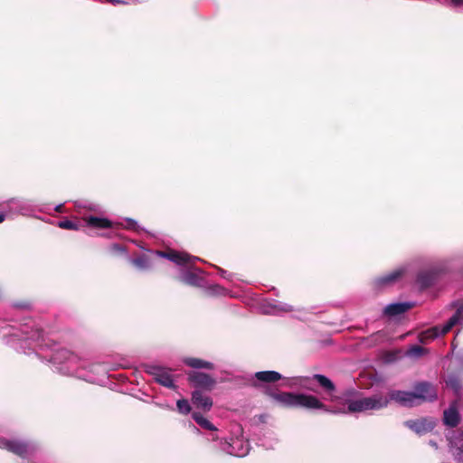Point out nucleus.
<instances>
[{
	"label": "nucleus",
	"mask_w": 463,
	"mask_h": 463,
	"mask_svg": "<svg viewBox=\"0 0 463 463\" xmlns=\"http://www.w3.org/2000/svg\"><path fill=\"white\" fill-rule=\"evenodd\" d=\"M437 398L435 387L429 383H419L414 386L413 392L392 391L388 397L405 407L417 406L424 402H430Z\"/></svg>",
	"instance_id": "nucleus-1"
},
{
	"label": "nucleus",
	"mask_w": 463,
	"mask_h": 463,
	"mask_svg": "<svg viewBox=\"0 0 463 463\" xmlns=\"http://www.w3.org/2000/svg\"><path fill=\"white\" fill-rule=\"evenodd\" d=\"M388 404V397L381 394L358 399H345V405L341 408H335L332 413H357L377 411L387 407Z\"/></svg>",
	"instance_id": "nucleus-2"
},
{
	"label": "nucleus",
	"mask_w": 463,
	"mask_h": 463,
	"mask_svg": "<svg viewBox=\"0 0 463 463\" xmlns=\"http://www.w3.org/2000/svg\"><path fill=\"white\" fill-rule=\"evenodd\" d=\"M51 362L56 365L57 370L67 375H75L88 382L94 383L96 378L79 371V357L67 349L61 348L53 352L51 356Z\"/></svg>",
	"instance_id": "nucleus-3"
},
{
	"label": "nucleus",
	"mask_w": 463,
	"mask_h": 463,
	"mask_svg": "<svg viewBox=\"0 0 463 463\" xmlns=\"http://www.w3.org/2000/svg\"><path fill=\"white\" fill-rule=\"evenodd\" d=\"M463 321V306L459 307L456 313L442 326H433L419 334L418 339L421 344H427L437 337L447 334L450 329Z\"/></svg>",
	"instance_id": "nucleus-4"
},
{
	"label": "nucleus",
	"mask_w": 463,
	"mask_h": 463,
	"mask_svg": "<svg viewBox=\"0 0 463 463\" xmlns=\"http://www.w3.org/2000/svg\"><path fill=\"white\" fill-rule=\"evenodd\" d=\"M219 448L223 452L234 457H245L250 451V444L242 437L232 438L230 440H220Z\"/></svg>",
	"instance_id": "nucleus-5"
},
{
	"label": "nucleus",
	"mask_w": 463,
	"mask_h": 463,
	"mask_svg": "<svg viewBox=\"0 0 463 463\" xmlns=\"http://www.w3.org/2000/svg\"><path fill=\"white\" fill-rule=\"evenodd\" d=\"M147 373L151 374L155 381L161 385L170 389H175V384L170 369L158 365H150L147 367Z\"/></svg>",
	"instance_id": "nucleus-6"
},
{
	"label": "nucleus",
	"mask_w": 463,
	"mask_h": 463,
	"mask_svg": "<svg viewBox=\"0 0 463 463\" xmlns=\"http://www.w3.org/2000/svg\"><path fill=\"white\" fill-rule=\"evenodd\" d=\"M295 407H301L308 410H322L331 413L334 410L329 409L316 396L305 393H297Z\"/></svg>",
	"instance_id": "nucleus-7"
},
{
	"label": "nucleus",
	"mask_w": 463,
	"mask_h": 463,
	"mask_svg": "<svg viewBox=\"0 0 463 463\" xmlns=\"http://www.w3.org/2000/svg\"><path fill=\"white\" fill-rule=\"evenodd\" d=\"M404 425L419 435L426 434L431 431L436 426V420L433 418L426 417L418 420H410L404 422Z\"/></svg>",
	"instance_id": "nucleus-8"
},
{
	"label": "nucleus",
	"mask_w": 463,
	"mask_h": 463,
	"mask_svg": "<svg viewBox=\"0 0 463 463\" xmlns=\"http://www.w3.org/2000/svg\"><path fill=\"white\" fill-rule=\"evenodd\" d=\"M154 253L159 257L165 258L180 266L187 265L188 267H191L192 262H194L195 260H200L199 258L191 256L185 252H179V251L164 252V251L156 250Z\"/></svg>",
	"instance_id": "nucleus-9"
},
{
	"label": "nucleus",
	"mask_w": 463,
	"mask_h": 463,
	"mask_svg": "<svg viewBox=\"0 0 463 463\" xmlns=\"http://www.w3.org/2000/svg\"><path fill=\"white\" fill-rule=\"evenodd\" d=\"M190 383L196 388L212 390L215 384V380L206 373L193 372L188 375Z\"/></svg>",
	"instance_id": "nucleus-10"
},
{
	"label": "nucleus",
	"mask_w": 463,
	"mask_h": 463,
	"mask_svg": "<svg viewBox=\"0 0 463 463\" xmlns=\"http://www.w3.org/2000/svg\"><path fill=\"white\" fill-rule=\"evenodd\" d=\"M0 448L24 458L29 450L28 444L18 440L0 439Z\"/></svg>",
	"instance_id": "nucleus-11"
},
{
	"label": "nucleus",
	"mask_w": 463,
	"mask_h": 463,
	"mask_svg": "<svg viewBox=\"0 0 463 463\" xmlns=\"http://www.w3.org/2000/svg\"><path fill=\"white\" fill-rule=\"evenodd\" d=\"M449 452L454 460L463 463V432L449 439Z\"/></svg>",
	"instance_id": "nucleus-12"
},
{
	"label": "nucleus",
	"mask_w": 463,
	"mask_h": 463,
	"mask_svg": "<svg viewBox=\"0 0 463 463\" xmlns=\"http://www.w3.org/2000/svg\"><path fill=\"white\" fill-rule=\"evenodd\" d=\"M405 269L404 267H401L386 275L377 278L374 282L375 286L382 288L394 283L405 272Z\"/></svg>",
	"instance_id": "nucleus-13"
},
{
	"label": "nucleus",
	"mask_w": 463,
	"mask_h": 463,
	"mask_svg": "<svg viewBox=\"0 0 463 463\" xmlns=\"http://www.w3.org/2000/svg\"><path fill=\"white\" fill-rule=\"evenodd\" d=\"M312 378L316 380L318 384L327 392L329 398H325L326 400L333 402H336L337 398L334 395L335 386L329 378L323 374H314Z\"/></svg>",
	"instance_id": "nucleus-14"
},
{
	"label": "nucleus",
	"mask_w": 463,
	"mask_h": 463,
	"mask_svg": "<svg viewBox=\"0 0 463 463\" xmlns=\"http://www.w3.org/2000/svg\"><path fill=\"white\" fill-rule=\"evenodd\" d=\"M192 402L197 408H200L205 411H210L213 406V401L210 396L203 393L200 390H195L193 392Z\"/></svg>",
	"instance_id": "nucleus-15"
},
{
	"label": "nucleus",
	"mask_w": 463,
	"mask_h": 463,
	"mask_svg": "<svg viewBox=\"0 0 463 463\" xmlns=\"http://www.w3.org/2000/svg\"><path fill=\"white\" fill-rule=\"evenodd\" d=\"M270 397L284 407H295L297 393L293 392H271Z\"/></svg>",
	"instance_id": "nucleus-16"
},
{
	"label": "nucleus",
	"mask_w": 463,
	"mask_h": 463,
	"mask_svg": "<svg viewBox=\"0 0 463 463\" xmlns=\"http://www.w3.org/2000/svg\"><path fill=\"white\" fill-rule=\"evenodd\" d=\"M413 307L411 302L392 303L384 307L383 313L388 317L401 315Z\"/></svg>",
	"instance_id": "nucleus-17"
},
{
	"label": "nucleus",
	"mask_w": 463,
	"mask_h": 463,
	"mask_svg": "<svg viewBox=\"0 0 463 463\" xmlns=\"http://www.w3.org/2000/svg\"><path fill=\"white\" fill-rule=\"evenodd\" d=\"M444 423L449 427H456L459 422V413L458 411L456 403H452L447 410L444 411L443 417Z\"/></svg>",
	"instance_id": "nucleus-18"
},
{
	"label": "nucleus",
	"mask_w": 463,
	"mask_h": 463,
	"mask_svg": "<svg viewBox=\"0 0 463 463\" xmlns=\"http://www.w3.org/2000/svg\"><path fill=\"white\" fill-rule=\"evenodd\" d=\"M257 380L265 383H275L282 378V375L276 371H262L255 373Z\"/></svg>",
	"instance_id": "nucleus-19"
},
{
	"label": "nucleus",
	"mask_w": 463,
	"mask_h": 463,
	"mask_svg": "<svg viewBox=\"0 0 463 463\" xmlns=\"http://www.w3.org/2000/svg\"><path fill=\"white\" fill-rule=\"evenodd\" d=\"M179 279L182 282L188 285L200 286L201 284V278L197 275V273L188 269L182 270Z\"/></svg>",
	"instance_id": "nucleus-20"
},
{
	"label": "nucleus",
	"mask_w": 463,
	"mask_h": 463,
	"mask_svg": "<svg viewBox=\"0 0 463 463\" xmlns=\"http://www.w3.org/2000/svg\"><path fill=\"white\" fill-rule=\"evenodd\" d=\"M86 223L88 226L93 228H110L112 226V222L107 218H99L95 216H90L85 218Z\"/></svg>",
	"instance_id": "nucleus-21"
},
{
	"label": "nucleus",
	"mask_w": 463,
	"mask_h": 463,
	"mask_svg": "<svg viewBox=\"0 0 463 463\" xmlns=\"http://www.w3.org/2000/svg\"><path fill=\"white\" fill-rule=\"evenodd\" d=\"M185 364L193 368H206L213 369V364L210 362L203 361L198 358H186L184 360Z\"/></svg>",
	"instance_id": "nucleus-22"
},
{
	"label": "nucleus",
	"mask_w": 463,
	"mask_h": 463,
	"mask_svg": "<svg viewBox=\"0 0 463 463\" xmlns=\"http://www.w3.org/2000/svg\"><path fill=\"white\" fill-rule=\"evenodd\" d=\"M309 377H294L291 378L288 383H287V386L288 387H295V386H300L305 389L313 391V388L309 385Z\"/></svg>",
	"instance_id": "nucleus-23"
},
{
	"label": "nucleus",
	"mask_w": 463,
	"mask_h": 463,
	"mask_svg": "<svg viewBox=\"0 0 463 463\" xmlns=\"http://www.w3.org/2000/svg\"><path fill=\"white\" fill-rule=\"evenodd\" d=\"M23 333L24 335V340H32L34 342H38L43 338L42 330L39 328L33 329L31 328V331L28 330V326H26L24 329H23Z\"/></svg>",
	"instance_id": "nucleus-24"
},
{
	"label": "nucleus",
	"mask_w": 463,
	"mask_h": 463,
	"mask_svg": "<svg viewBox=\"0 0 463 463\" xmlns=\"http://www.w3.org/2000/svg\"><path fill=\"white\" fill-rule=\"evenodd\" d=\"M193 419L196 421V423L198 425H200L202 428H203L205 430H213V431H215L217 430L213 423H211L206 418H204L199 412H194Z\"/></svg>",
	"instance_id": "nucleus-25"
},
{
	"label": "nucleus",
	"mask_w": 463,
	"mask_h": 463,
	"mask_svg": "<svg viewBox=\"0 0 463 463\" xmlns=\"http://www.w3.org/2000/svg\"><path fill=\"white\" fill-rule=\"evenodd\" d=\"M288 305L281 304H270L267 307H263V312L266 314H277L279 311H289Z\"/></svg>",
	"instance_id": "nucleus-26"
},
{
	"label": "nucleus",
	"mask_w": 463,
	"mask_h": 463,
	"mask_svg": "<svg viewBox=\"0 0 463 463\" xmlns=\"http://www.w3.org/2000/svg\"><path fill=\"white\" fill-rule=\"evenodd\" d=\"M132 263L141 270L147 269L150 267L149 260L145 255H142L137 259L132 260Z\"/></svg>",
	"instance_id": "nucleus-27"
},
{
	"label": "nucleus",
	"mask_w": 463,
	"mask_h": 463,
	"mask_svg": "<svg viewBox=\"0 0 463 463\" xmlns=\"http://www.w3.org/2000/svg\"><path fill=\"white\" fill-rule=\"evenodd\" d=\"M426 353V350L419 345H412L406 351L409 357H420Z\"/></svg>",
	"instance_id": "nucleus-28"
},
{
	"label": "nucleus",
	"mask_w": 463,
	"mask_h": 463,
	"mask_svg": "<svg viewBox=\"0 0 463 463\" xmlns=\"http://www.w3.org/2000/svg\"><path fill=\"white\" fill-rule=\"evenodd\" d=\"M178 411L182 414H188L191 411V406L187 400H178L176 402Z\"/></svg>",
	"instance_id": "nucleus-29"
},
{
	"label": "nucleus",
	"mask_w": 463,
	"mask_h": 463,
	"mask_svg": "<svg viewBox=\"0 0 463 463\" xmlns=\"http://www.w3.org/2000/svg\"><path fill=\"white\" fill-rule=\"evenodd\" d=\"M447 386L450 387L455 392H458L460 388L459 380L455 376H449L446 381Z\"/></svg>",
	"instance_id": "nucleus-30"
},
{
	"label": "nucleus",
	"mask_w": 463,
	"mask_h": 463,
	"mask_svg": "<svg viewBox=\"0 0 463 463\" xmlns=\"http://www.w3.org/2000/svg\"><path fill=\"white\" fill-rule=\"evenodd\" d=\"M58 226L61 229H67V230H77L78 225L72 221L70 220H63L59 222Z\"/></svg>",
	"instance_id": "nucleus-31"
},
{
	"label": "nucleus",
	"mask_w": 463,
	"mask_h": 463,
	"mask_svg": "<svg viewBox=\"0 0 463 463\" xmlns=\"http://www.w3.org/2000/svg\"><path fill=\"white\" fill-rule=\"evenodd\" d=\"M127 222V228L128 229H132V230H137V223L136 221L132 220V219H127L126 220Z\"/></svg>",
	"instance_id": "nucleus-32"
},
{
	"label": "nucleus",
	"mask_w": 463,
	"mask_h": 463,
	"mask_svg": "<svg viewBox=\"0 0 463 463\" xmlns=\"http://www.w3.org/2000/svg\"><path fill=\"white\" fill-rule=\"evenodd\" d=\"M449 5L455 8H463V0H450Z\"/></svg>",
	"instance_id": "nucleus-33"
},
{
	"label": "nucleus",
	"mask_w": 463,
	"mask_h": 463,
	"mask_svg": "<svg viewBox=\"0 0 463 463\" xmlns=\"http://www.w3.org/2000/svg\"><path fill=\"white\" fill-rule=\"evenodd\" d=\"M100 370L102 371L103 373H105V369H103L101 365H99V364H97V365L93 364V365L90 366V371L91 372L92 371L93 372L96 371V372L99 373Z\"/></svg>",
	"instance_id": "nucleus-34"
},
{
	"label": "nucleus",
	"mask_w": 463,
	"mask_h": 463,
	"mask_svg": "<svg viewBox=\"0 0 463 463\" xmlns=\"http://www.w3.org/2000/svg\"><path fill=\"white\" fill-rule=\"evenodd\" d=\"M107 2H109L113 5H118V4H128V2L122 1V0H106Z\"/></svg>",
	"instance_id": "nucleus-35"
},
{
	"label": "nucleus",
	"mask_w": 463,
	"mask_h": 463,
	"mask_svg": "<svg viewBox=\"0 0 463 463\" xmlns=\"http://www.w3.org/2000/svg\"><path fill=\"white\" fill-rule=\"evenodd\" d=\"M213 290L215 293L220 294L222 291H223V288L219 286H214Z\"/></svg>",
	"instance_id": "nucleus-36"
},
{
	"label": "nucleus",
	"mask_w": 463,
	"mask_h": 463,
	"mask_svg": "<svg viewBox=\"0 0 463 463\" xmlns=\"http://www.w3.org/2000/svg\"><path fill=\"white\" fill-rule=\"evenodd\" d=\"M62 207H63V205H62V204H58V205H56V207H55V211H56V212H61V209H62Z\"/></svg>",
	"instance_id": "nucleus-37"
},
{
	"label": "nucleus",
	"mask_w": 463,
	"mask_h": 463,
	"mask_svg": "<svg viewBox=\"0 0 463 463\" xmlns=\"http://www.w3.org/2000/svg\"><path fill=\"white\" fill-rule=\"evenodd\" d=\"M5 220V214L0 213V223L3 222Z\"/></svg>",
	"instance_id": "nucleus-38"
},
{
	"label": "nucleus",
	"mask_w": 463,
	"mask_h": 463,
	"mask_svg": "<svg viewBox=\"0 0 463 463\" xmlns=\"http://www.w3.org/2000/svg\"><path fill=\"white\" fill-rule=\"evenodd\" d=\"M430 445L432 446L435 449H438L437 443L435 441H433V440H430Z\"/></svg>",
	"instance_id": "nucleus-39"
},
{
	"label": "nucleus",
	"mask_w": 463,
	"mask_h": 463,
	"mask_svg": "<svg viewBox=\"0 0 463 463\" xmlns=\"http://www.w3.org/2000/svg\"><path fill=\"white\" fill-rule=\"evenodd\" d=\"M211 439H212L213 441H216V440H217V437H216V435H215V434H212V438H211Z\"/></svg>",
	"instance_id": "nucleus-40"
},
{
	"label": "nucleus",
	"mask_w": 463,
	"mask_h": 463,
	"mask_svg": "<svg viewBox=\"0 0 463 463\" xmlns=\"http://www.w3.org/2000/svg\"><path fill=\"white\" fill-rule=\"evenodd\" d=\"M114 248H115V249H118V250H122V249H121L119 246H118V245H114Z\"/></svg>",
	"instance_id": "nucleus-41"
},
{
	"label": "nucleus",
	"mask_w": 463,
	"mask_h": 463,
	"mask_svg": "<svg viewBox=\"0 0 463 463\" xmlns=\"http://www.w3.org/2000/svg\"><path fill=\"white\" fill-rule=\"evenodd\" d=\"M224 273H226L224 270H222V276L224 277Z\"/></svg>",
	"instance_id": "nucleus-42"
}]
</instances>
